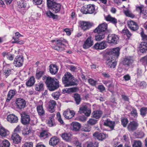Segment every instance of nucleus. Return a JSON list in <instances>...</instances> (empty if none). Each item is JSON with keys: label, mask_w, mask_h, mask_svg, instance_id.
Masks as SVG:
<instances>
[{"label": "nucleus", "mask_w": 147, "mask_h": 147, "mask_svg": "<svg viewBox=\"0 0 147 147\" xmlns=\"http://www.w3.org/2000/svg\"><path fill=\"white\" fill-rule=\"evenodd\" d=\"M43 80H46L45 83L48 89L50 91H53L57 89L59 87V82L55 78L44 76H42Z\"/></svg>", "instance_id": "obj_1"}, {"label": "nucleus", "mask_w": 147, "mask_h": 147, "mask_svg": "<svg viewBox=\"0 0 147 147\" xmlns=\"http://www.w3.org/2000/svg\"><path fill=\"white\" fill-rule=\"evenodd\" d=\"M62 80L65 87L74 86L77 84V80L74 79L73 76L68 72L65 73Z\"/></svg>", "instance_id": "obj_2"}, {"label": "nucleus", "mask_w": 147, "mask_h": 147, "mask_svg": "<svg viewBox=\"0 0 147 147\" xmlns=\"http://www.w3.org/2000/svg\"><path fill=\"white\" fill-rule=\"evenodd\" d=\"M52 42H55L57 46L53 47L55 50L59 51H61L65 49V43H67V41L63 38H61L59 39H56L52 41Z\"/></svg>", "instance_id": "obj_3"}, {"label": "nucleus", "mask_w": 147, "mask_h": 147, "mask_svg": "<svg viewBox=\"0 0 147 147\" xmlns=\"http://www.w3.org/2000/svg\"><path fill=\"white\" fill-rule=\"evenodd\" d=\"M48 7L55 13H57L61 9V5L59 3L55 2L54 0H47Z\"/></svg>", "instance_id": "obj_4"}, {"label": "nucleus", "mask_w": 147, "mask_h": 147, "mask_svg": "<svg viewBox=\"0 0 147 147\" xmlns=\"http://www.w3.org/2000/svg\"><path fill=\"white\" fill-rule=\"evenodd\" d=\"M120 49L119 47L110 49L107 52V56L117 59L119 55Z\"/></svg>", "instance_id": "obj_5"}, {"label": "nucleus", "mask_w": 147, "mask_h": 147, "mask_svg": "<svg viewBox=\"0 0 147 147\" xmlns=\"http://www.w3.org/2000/svg\"><path fill=\"white\" fill-rule=\"evenodd\" d=\"M88 105H81L79 109L78 112L80 114L85 113V115L89 116L91 113V110L88 107Z\"/></svg>", "instance_id": "obj_6"}, {"label": "nucleus", "mask_w": 147, "mask_h": 147, "mask_svg": "<svg viewBox=\"0 0 147 147\" xmlns=\"http://www.w3.org/2000/svg\"><path fill=\"white\" fill-rule=\"evenodd\" d=\"M116 59L111 57H109L107 56L106 59V63L107 66L111 68H115L117 64L116 61Z\"/></svg>", "instance_id": "obj_7"}, {"label": "nucleus", "mask_w": 147, "mask_h": 147, "mask_svg": "<svg viewBox=\"0 0 147 147\" xmlns=\"http://www.w3.org/2000/svg\"><path fill=\"white\" fill-rule=\"evenodd\" d=\"M118 36L114 34H110L107 37L108 42L111 44L116 45L119 40Z\"/></svg>", "instance_id": "obj_8"}, {"label": "nucleus", "mask_w": 147, "mask_h": 147, "mask_svg": "<svg viewBox=\"0 0 147 147\" xmlns=\"http://www.w3.org/2000/svg\"><path fill=\"white\" fill-rule=\"evenodd\" d=\"M21 121L24 125L28 124L30 121L29 115L27 112H23L21 114Z\"/></svg>", "instance_id": "obj_9"}, {"label": "nucleus", "mask_w": 147, "mask_h": 147, "mask_svg": "<svg viewBox=\"0 0 147 147\" xmlns=\"http://www.w3.org/2000/svg\"><path fill=\"white\" fill-rule=\"evenodd\" d=\"M24 63V58L22 56H17L15 58L13 64L15 66L20 67L22 66Z\"/></svg>", "instance_id": "obj_10"}, {"label": "nucleus", "mask_w": 147, "mask_h": 147, "mask_svg": "<svg viewBox=\"0 0 147 147\" xmlns=\"http://www.w3.org/2000/svg\"><path fill=\"white\" fill-rule=\"evenodd\" d=\"M127 25L128 27L133 31H136L139 28V26L137 23L132 20L128 21Z\"/></svg>", "instance_id": "obj_11"}, {"label": "nucleus", "mask_w": 147, "mask_h": 147, "mask_svg": "<svg viewBox=\"0 0 147 147\" xmlns=\"http://www.w3.org/2000/svg\"><path fill=\"white\" fill-rule=\"evenodd\" d=\"M15 103L17 108L19 109H24L26 107V102L25 100L20 98H17L16 100Z\"/></svg>", "instance_id": "obj_12"}, {"label": "nucleus", "mask_w": 147, "mask_h": 147, "mask_svg": "<svg viewBox=\"0 0 147 147\" xmlns=\"http://www.w3.org/2000/svg\"><path fill=\"white\" fill-rule=\"evenodd\" d=\"M94 44L92 36L88 38L85 41L83 45V48L85 49H87L91 47Z\"/></svg>", "instance_id": "obj_13"}, {"label": "nucleus", "mask_w": 147, "mask_h": 147, "mask_svg": "<svg viewBox=\"0 0 147 147\" xmlns=\"http://www.w3.org/2000/svg\"><path fill=\"white\" fill-rule=\"evenodd\" d=\"M80 27L85 31L89 29L92 26V24L87 22L81 21L80 22Z\"/></svg>", "instance_id": "obj_14"}, {"label": "nucleus", "mask_w": 147, "mask_h": 147, "mask_svg": "<svg viewBox=\"0 0 147 147\" xmlns=\"http://www.w3.org/2000/svg\"><path fill=\"white\" fill-rule=\"evenodd\" d=\"M107 28V25L105 23L99 24L94 30V32H101L105 33V31Z\"/></svg>", "instance_id": "obj_15"}, {"label": "nucleus", "mask_w": 147, "mask_h": 147, "mask_svg": "<svg viewBox=\"0 0 147 147\" xmlns=\"http://www.w3.org/2000/svg\"><path fill=\"white\" fill-rule=\"evenodd\" d=\"M75 115L74 111L67 109L64 111L63 114L64 117L66 119H69L73 118Z\"/></svg>", "instance_id": "obj_16"}, {"label": "nucleus", "mask_w": 147, "mask_h": 147, "mask_svg": "<svg viewBox=\"0 0 147 147\" xmlns=\"http://www.w3.org/2000/svg\"><path fill=\"white\" fill-rule=\"evenodd\" d=\"M134 61V59L133 57H125L123 61V64L129 66L133 64Z\"/></svg>", "instance_id": "obj_17"}, {"label": "nucleus", "mask_w": 147, "mask_h": 147, "mask_svg": "<svg viewBox=\"0 0 147 147\" xmlns=\"http://www.w3.org/2000/svg\"><path fill=\"white\" fill-rule=\"evenodd\" d=\"M7 120L11 123H16L18 121V117L13 114H9L7 117Z\"/></svg>", "instance_id": "obj_18"}, {"label": "nucleus", "mask_w": 147, "mask_h": 147, "mask_svg": "<svg viewBox=\"0 0 147 147\" xmlns=\"http://www.w3.org/2000/svg\"><path fill=\"white\" fill-rule=\"evenodd\" d=\"M93 136L94 138H96L98 140L101 141L104 140L108 137L107 135L106 134L103 133H99L97 132H94L93 134Z\"/></svg>", "instance_id": "obj_19"}, {"label": "nucleus", "mask_w": 147, "mask_h": 147, "mask_svg": "<svg viewBox=\"0 0 147 147\" xmlns=\"http://www.w3.org/2000/svg\"><path fill=\"white\" fill-rule=\"evenodd\" d=\"M56 102L53 100H51L49 102V111L51 113L54 112L56 105Z\"/></svg>", "instance_id": "obj_20"}, {"label": "nucleus", "mask_w": 147, "mask_h": 147, "mask_svg": "<svg viewBox=\"0 0 147 147\" xmlns=\"http://www.w3.org/2000/svg\"><path fill=\"white\" fill-rule=\"evenodd\" d=\"M138 125L137 122L135 121L131 122L127 126V129L129 131H133L136 130Z\"/></svg>", "instance_id": "obj_21"}, {"label": "nucleus", "mask_w": 147, "mask_h": 147, "mask_svg": "<svg viewBox=\"0 0 147 147\" xmlns=\"http://www.w3.org/2000/svg\"><path fill=\"white\" fill-rule=\"evenodd\" d=\"M11 138L13 140V142L15 144H18L20 143L22 139L19 135L16 133L12 134Z\"/></svg>", "instance_id": "obj_22"}, {"label": "nucleus", "mask_w": 147, "mask_h": 147, "mask_svg": "<svg viewBox=\"0 0 147 147\" xmlns=\"http://www.w3.org/2000/svg\"><path fill=\"white\" fill-rule=\"evenodd\" d=\"M49 67L50 72L52 74L55 75L57 74L58 68L56 65L51 64Z\"/></svg>", "instance_id": "obj_23"}, {"label": "nucleus", "mask_w": 147, "mask_h": 147, "mask_svg": "<svg viewBox=\"0 0 147 147\" xmlns=\"http://www.w3.org/2000/svg\"><path fill=\"white\" fill-rule=\"evenodd\" d=\"M104 125L109 127L111 130H113L115 125V123L114 121H111L107 119L104 122Z\"/></svg>", "instance_id": "obj_24"}, {"label": "nucleus", "mask_w": 147, "mask_h": 147, "mask_svg": "<svg viewBox=\"0 0 147 147\" xmlns=\"http://www.w3.org/2000/svg\"><path fill=\"white\" fill-rule=\"evenodd\" d=\"M102 114V112L100 110H97L93 112L92 115L93 117L97 119L100 118Z\"/></svg>", "instance_id": "obj_25"}, {"label": "nucleus", "mask_w": 147, "mask_h": 147, "mask_svg": "<svg viewBox=\"0 0 147 147\" xmlns=\"http://www.w3.org/2000/svg\"><path fill=\"white\" fill-rule=\"evenodd\" d=\"M105 42L103 41L100 43H96L94 46V48L96 49H103L106 47Z\"/></svg>", "instance_id": "obj_26"}, {"label": "nucleus", "mask_w": 147, "mask_h": 147, "mask_svg": "<svg viewBox=\"0 0 147 147\" xmlns=\"http://www.w3.org/2000/svg\"><path fill=\"white\" fill-rule=\"evenodd\" d=\"M140 50L142 53H145L147 51V43L146 42H142L139 45Z\"/></svg>", "instance_id": "obj_27"}, {"label": "nucleus", "mask_w": 147, "mask_h": 147, "mask_svg": "<svg viewBox=\"0 0 147 147\" xmlns=\"http://www.w3.org/2000/svg\"><path fill=\"white\" fill-rule=\"evenodd\" d=\"M16 90H10L8 92L6 100L7 102H9L16 94Z\"/></svg>", "instance_id": "obj_28"}, {"label": "nucleus", "mask_w": 147, "mask_h": 147, "mask_svg": "<svg viewBox=\"0 0 147 147\" xmlns=\"http://www.w3.org/2000/svg\"><path fill=\"white\" fill-rule=\"evenodd\" d=\"M37 111L39 115L43 116L44 115L45 111L43 107V104L41 103L40 104L38 105L36 107Z\"/></svg>", "instance_id": "obj_29"}, {"label": "nucleus", "mask_w": 147, "mask_h": 147, "mask_svg": "<svg viewBox=\"0 0 147 147\" xmlns=\"http://www.w3.org/2000/svg\"><path fill=\"white\" fill-rule=\"evenodd\" d=\"M96 33L95 35V39L96 40L100 41L103 39L105 37V33L101 32H94Z\"/></svg>", "instance_id": "obj_30"}, {"label": "nucleus", "mask_w": 147, "mask_h": 147, "mask_svg": "<svg viewBox=\"0 0 147 147\" xmlns=\"http://www.w3.org/2000/svg\"><path fill=\"white\" fill-rule=\"evenodd\" d=\"M59 141V138L54 136L50 138L49 141V144L50 145L54 146L57 144Z\"/></svg>", "instance_id": "obj_31"}, {"label": "nucleus", "mask_w": 147, "mask_h": 147, "mask_svg": "<svg viewBox=\"0 0 147 147\" xmlns=\"http://www.w3.org/2000/svg\"><path fill=\"white\" fill-rule=\"evenodd\" d=\"M105 18L106 21L113 24H116L117 23V19L114 17H112L110 15L105 16Z\"/></svg>", "instance_id": "obj_32"}, {"label": "nucleus", "mask_w": 147, "mask_h": 147, "mask_svg": "<svg viewBox=\"0 0 147 147\" xmlns=\"http://www.w3.org/2000/svg\"><path fill=\"white\" fill-rule=\"evenodd\" d=\"M62 139L67 142L70 141L71 140V135L67 133H64L60 135Z\"/></svg>", "instance_id": "obj_33"}, {"label": "nucleus", "mask_w": 147, "mask_h": 147, "mask_svg": "<svg viewBox=\"0 0 147 147\" xmlns=\"http://www.w3.org/2000/svg\"><path fill=\"white\" fill-rule=\"evenodd\" d=\"M9 134V131L4 127H0V135L2 137H5Z\"/></svg>", "instance_id": "obj_34"}, {"label": "nucleus", "mask_w": 147, "mask_h": 147, "mask_svg": "<svg viewBox=\"0 0 147 147\" xmlns=\"http://www.w3.org/2000/svg\"><path fill=\"white\" fill-rule=\"evenodd\" d=\"M136 84L138 87L142 89L145 88L147 85L146 82L145 81H138L136 82Z\"/></svg>", "instance_id": "obj_35"}, {"label": "nucleus", "mask_w": 147, "mask_h": 147, "mask_svg": "<svg viewBox=\"0 0 147 147\" xmlns=\"http://www.w3.org/2000/svg\"><path fill=\"white\" fill-rule=\"evenodd\" d=\"M71 125L73 126V130L75 131H79L81 126L80 124L77 122H72Z\"/></svg>", "instance_id": "obj_36"}, {"label": "nucleus", "mask_w": 147, "mask_h": 147, "mask_svg": "<svg viewBox=\"0 0 147 147\" xmlns=\"http://www.w3.org/2000/svg\"><path fill=\"white\" fill-rule=\"evenodd\" d=\"M35 90L38 91H41L44 89V84L42 82H40L36 84L35 86Z\"/></svg>", "instance_id": "obj_37"}, {"label": "nucleus", "mask_w": 147, "mask_h": 147, "mask_svg": "<svg viewBox=\"0 0 147 147\" xmlns=\"http://www.w3.org/2000/svg\"><path fill=\"white\" fill-rule=\"evenodd\" d=\"M35 82V80L33 76L31 77L26 83V85L28 86H33Z\"/></svg>", "instance_id": "obj_38"}, {"label": "nucleus", "mask_w": 147, "mask_h": 147, "mask_svg": "<svg viewBox=\"0 0 147 147\" xmlns=\"http://www.w3.org/2000/svg\"><path fill=\"white\" fill-rule=\"evenodd\" d=\"M47 123L50 127L55 126V125L54 122V119L53 116L49 117L47 121Z\"/></svg>", "instance_id": "obj_39"}, {"label": "nucleus", "mask_w": 147, "mask_h": 147, "mask_svg": "<svg viewBox=\"0 0 147 147\" xmlns=\"http://www.w3.org/2000/svg\"><path fill=\"white\" fill-rule=\"evenodd\" d=\"M122 34L123 35H126L127 38H129L132 35V34L129 30L127 28L123 29L121 32Z\"/></svg>", "instance_id": "obj_40"}, {"label": "nucleus", "mask_w": 147, "mask_h": 147, "mask_svg": "<svg viewBox=\"0 0 147 147\" xmlns=\"http://www.w3.org/2000/svg\"><path fill=\"white\" fill-rule=\"evenodd\" d=\"M88 13H92L95 10L94 6V5L89 4L87 5Z\"/></svg>", "instance_id": "obj_41"}, {"label": "nucleus", "mask_w": 147, "mask_h": 147, "mask_svg": "<svg viewBox=\"0 0 147 147\" xmlns=\"http://www.w3.org/2000/svg\"><path fill=\"white\" fill-rule=\"evenodd\" d=\"M46 14L48 17L50 18H52L54 19H57L58 18V15H55L50 11L46 12Z\"/></svg>", "instance_id": "obj_42"}, {"label": "nucleus", "mask_w": 147, "mask_h": 147, "mask_svg": "<svg viewBox=\"0 0 147 147\" xmlns=\"http://www.w3.org/2000/svg\"><path fill=\"white\" fill-rule=\"evenodd\" d=\"M10 143L8 140L5 139L0 144V147H9Z\"/></svg>", "instance_id": "obj_43"}, {"label": "nucleus", "mask_w": 147, "mask_h": 147, "mask_svg": "<svg viewBox=\"0 0 147 147\" xmlns=\"http://www.w3.org/2000/svg\"><path fill=\"white\" fill-rule=\"evenodd\" d=\"M132 146V147H142V143L140 141L134 140Z\"/></svg>", "instance_id": "obj_44"}, {"label": "nucleus", "mask_w": 147, "mask_h": 147, "mask_svg": "<svg viewBox=\"0 0 147 147\" xmlns=\"http://www.w3.org/2000/svg\"><path fill=\"white\" fill-rule=\"evenodd\" d=\"M74 98L76 104H79L81 101L80 95L77 94H74Z\"/></svg>", "instance_id": "obj_45"}, {"label": "nucleus", "mask_w": 147, "mask_h": 147, "mask_svg": "<svg viewBox=\"0 0 147 147\" xmlns=\"http://www.w3.org/2000/svg\"><path fill=\"white\" fill-rule=\"evenodd\" d=\"M49 134L48 132L46 131H43L40 133L39 136V137L41 138H43L45 139L47 138L49 136Z\"/></svg>", "instance_id": "obj_46"}, {"label": "nucleus", "mask_w": 147, "mask_h": 147, "mask_svg": "<svg viewBox=\"0 0 147 147\" xmlns=\"http://www.w3.org/2000/svg\"><path fill=\"white\" fill-rule=\"evenodd\" d=\"M60 95V92L59 91H57L53 93L52 94V96L55 99L57 100L59 98Z\"/></svg>", "instance_id": "obj_47"}, {"label": "nucleus", "mask_w": 147, "mask_h": 147, "mask_svg": "<svg viewBox=\"0 0 147 147\" xmlns=\"http://www.w3.org/2000/svg\"><path fill=\"white\" fill-rule=\"evenodd\" d=\"M98 143L97 142H95L93 143L92 142L87 143L86 147H98Z\"/></svg>", "instance_id": "obj_48"}, {"label": "nucleus", "mask_w": 147, "mask_h": 147, "mask_svg": "<svg viewBox=\"0 0 147 147\" xmlns=\"http://www.w3.org/2000/svg\"><path fill=\"white\" fill-rule=\"evenodd\" d=\"M140 114L143 116H145L147 113V108L142 107L140 110Z\"/></svg>", "instance_id": "obj_49"}, {"label": "nucleus", "mask_w": 147, "mask_h": 147, "mask_svg": "<svg viewBox=\"0 0 147 147\" xmlns=\"http://www.w3.org/2000/svg\"><path fill=\"white\" fill-rule=\"evenodd\" d=\"M88 82L91 86H95L96 85L97 82L92 79L90 78L88 80Z\"/></svg>", "instance_id": "obj_50"}, {"label": "nucleus", "mask_w": 147, "mask_h": 147, "mask_svg": "<svg viewBox=\"0 0 147 147\" xmlns=\"http://www.w3.org/2000/svg\"><path fill=\"white\" fill-rule=\"evenodd\" d=\"M23 134L24 135H28L30 136H31L33 135V133L30 129H27L26 130L25 132L24 131H23Z\"/></svg>", "instance_id": "obj_51"}, {"label": "nucleus", "mask_w": 147, "mask_h": 147, "mask_svg": "<svg viewBox=\"0 0 147 147\" xmlns=\"http://www.w3.org/2000/svg\"><path fill=\"white\" fill-rule=\"evenodd\" d=\"M140 34L142 37V39L144 41H147V35L144 34L142 28V32Z\"/></svg>", "instance_id": "obj_52"}, {"label": "nucleus", "mask_w": 147, "mask_h": 147, "mask_svg": "<svg viewBox=\"0 0 147 147\" xmlns=\"http://www.w3.org/2000/svg\"><path fill=\"white\" fill-rule=\"evenodd\" d=\"M57 116L58 121L61 124H64V122L61 117V115L59 112L57 113Z\"/></svg>", "instance_id": "obj_53"}, {"label": "nucleus", "mask_w": 147, "mask_h": 147, "mask_svg": "<svg viewBox=\"0 0 147 147\" xmlns=\"http://www.w3.org/2000/svg\"><path fill=\"white\" fill-rule=\"evenodd\" d=\"M44 72L43 71H40L36 74V77L37 79H39L44 74Z\"/></svg>", "instance_id": "obj_54"}, {"label": "nucleus", "mask_w": 147, "mask_h": 147, "mask_svg": "<svg viewBox=\"0 0 147 147\" xmlns=\"http://www.w3.org/2000/svg\"><path fill=\"white\" fill-rule=\"evenodd\" d=\"M121 122L124 127H126L128 122V120L127 118H123L121 119Z\"/></svg>", "instance_id": "obj_55"}, {"label": "nucleus", "mask_w": 147, "mask_h": 147, "mask_svg": "<svg viewBox=\"0 0 147 147\" xmlns=\"http://www.w3.org/2000/svg\"><path fill=\"white\" fill-rule=\"evenodd\" d=\"M130 114L132 116L134 117H137L138 116V113L136 110L134 108H132V111L131 112Z\"/></svg>", "instance_id": "obj_56"}, {"label": "nucleus", "mask_w": 147, "mask_h": 147, "mask_svg": "<svg viewBox=\"0 0 147 147\" xmlns=\"http://www.w3.org/2000/svg\"><path fill=\"white\" fill-rule=\"evenodd\" d=\"M97 122V120L93 119H90L88 121V124L90 125H94Z\"/></svg>", "instance_id": "obj_57"}, {"label": "nucleus", "mask_w": 147, "mask_h": 147, "mask_svg": "<svg viewBox=\"0 0 147 147\" xmlns=\"http://www.w3.org/2000/svg\"><path fill=\"white\" fill-rule=\"evenodd\" d=\"M91 130V127L88 125H85L82 128V130L85 132H89Z\"/></svg>", "instance_id": "obj_58"}, {"label": "nucleus", "mask_w": 147, "mask_h": 147, "mask_svg": "<svg viewBox=\"0 0 147 147\" xmlns=\"http://www.w3.org/2000/svg\"><path fill=\"white\" fill-rule=\"evenodd\" d=\"M24 147H33V143L32 142H26L24 145Z\"/></svg>", "instance_id": "obj_59"}, {"label": "nucleus", "mask_w": 147, "mask_h": 147, "mask_svg": "<svg viewBox=\"0 0 147 147\" xmlns=\"http://www.w3.org/2000/svg\"><path fill=\"white\" fill-rule=\"evenodd\" d=\"M119 143V140L118 138H116L114 139L112 142L113 146L116 147L117 146Z\"/></svg>", "instance_id": "obj_60"}, {"label": "nucleus", "mask_w": 147, "mask_h": 147, "mask_svg": "<svg viewBox=\"0 0 147 147\" xmlns=\"http://www.w3.org/2000/svg\"><path fill=\"white\" fill-rule=\"evenodd\" d=\"M40 14L38 13H33V14L32 15V18L34 19H38L40 17Z\"/></svg>", "instance_id": "obj_61"}, {"label": "nucleus", "mask_w": 147, "mask_h": 147, "mask_svg": "<svg viewBox=\"0 0 147 147\" xmlns=\"http://www.w3.org/2000/svg\"><path fill=\"white\" fill-rule=\"evenodd\" d=\"M11 70L9 69H7L5 70L4 72V74L5 75L6 77L7 78L10 74Z\"/></svg>", "instance_id": "obj_62"}, {"label": "nucleus", "mask_w": 147, "mask_h": 147, "mask_svg": "<svg viewBox=\"0 0 147 147\" xmlns=\"http://www.w3.org/2000/svg\"><path fill=\"white\" fill-rule=\"evenodd\" d=\"M140 61L144 64L147 63V56H145L142 58Z\"/></svg>", "instance_id": "obj_63"}, {"label": "nucleus", "mask_w": 147, "mask_h": 147, "mask_svg": "<svg viewBox=\"0 0 147 147\" xmlns=\"http://www.w3.org/2000/svg\"><path fill=\"white\" fill-rule=\"evenodd\" d=\"M98 88L100 92H102L105 90V88L102 85H100L98 86Z\"/></svg>", "instance_id": "obj_64"}]
</instances>
